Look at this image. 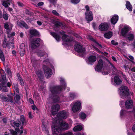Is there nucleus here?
Returning <instances> with one entry per match:
<instances>
[{
    "mask_svg": "<svg viewBox=\"0 0 135 135\" xmlns=\"http://www.w3.org/2000/svg\"><path fill=\"white\" fill-rule=\"evenodd\" d=\"M59 80L60 85L52 87L50 89L51 94L49 95V97L52 99L55 102H59L60 98L57 94L62 90H65L66 86L65 80L64 78L62 77L60 78Z\"/></svg>",
    "mask_w": 135,
    "mask_h": 135,
    "instance_id": "nucleus-1",
    "label": "nucleus"
},
{
    "mask_svg": "<svg viewBox=\"0 0 135 135\" xmlns=\"http://www.w3.org/2000/svg\"><path fill=\"white\" fill-rule=\"evenodd\" d=\"M54 125L56 126L57 128L56 129H55L56 131V129H58L60 132H61V130L67 129L68 128V124L59 119H56V121L52 123V126Z\"/></svg>",
    "mask_w": 135,
    "mask_h": 135,
    "instance_id": "nucleus-2",
    "label": "nucleus"
},
{
    "mask_svg": "<svg viewBox=\"0 0 135 135\" xmlns=\"http://www.w3.org/2000/svg\"><path fill=\"white\" fill-rule=\"evenodd\" d=\"M106 68L104 62L102 60H100L95 68V70L96 71L98 72H102L103 74L105 75L108 73L107 71L105 70Z\"/></svg>",
    "mask_w": 135,
    "mask_h": 135,
    "instance_id": "nucleus-3",
    "label": "nucleus"
},
{
    "mask_svg": "<svg viewBox=\"0 0 135 135\" xmlns=\"http://www.w3.org/2000/svg\"><path fill=\"white\" fill-rule=\"evenodd\" d=\"M49 63V60H46L43 61V68L44 70L45 75L47 78H49L52 74L51 70L45 65H48Z\"/></svg>",
    "mask_w": 135,
    "mask_h": 135,
    "instance_id": "nucleus-4",
    "label": "nucleus"
},
{
    "mask_svg": "<svg viewBox=\"0 0 135 135\" xmlns=\"http://www.w3.org/2000/svg\"><path fill=\"white\" fill-rule=\"evenodd\" d=\"M71 106L72 107V111L74 113H76L80 110L82 107L81 102L78 101L72 103Z\"/></svg>",
    "mask_w": 135,
    "mask_h": 135,
    "instance_id": "nucleus-5",
    "label": "nucleus"
},
{
    "mask_svg": "<svg viewBox=\"0 0 135 135\" xmlns=\"http://www.w3.org/2000/svg\"><path fill=\"white\" fill-rule=\"evenodd\" d=\"M40 39L39 38H34L31 41L30 47V52L32 53L33 50L35 49L39 46L40 43Z\"/></svg>",
    "mask_w": 135,
    "mask_h": 135,
    "instance_id": "nucleus-6",
    "label": "nucleus"
},
{
    "mask_svg": "<svg viewBox=\"0 0 135 135\" xmlns=\"http://www.w3.org/2000/svg\"><path fill=\"white\" fill-rule=\"evenodd\" d=\"M119 90V94L122 97L127 96L129 94V90L126 86H122L120 88Z\"/></svg>",
    "mask_w": 135,
    "mask_h": 135,
    "instance_id": "nucleus-7",
    "label": "nucleus"
},
{
    "mask_svg": "<svg viewBox=\"0 0 135 135\" xmlns=\"http://www.w3.org/2000/svg\"><path fill=\"white\" fill-rule=\"evenodd\" d=\"M55 129H57L56 126H55V125H53L52 127V131L53 135H73V133L70 132L61 134V132H59L58 129H56V131Z\"/></svg>",
    "mask_w": 135,
    "mask_h": 135,
    "instance_id": "nucleus-8",
    "label": "nucleus"
},
{
    "mask_svg": "<svg viewBox=\"0 0 135 135\" xmlns=\"http://www.w3.org/2000/svg\"><path fill=\"white\" fill-rule=\"evenodd\" d=\"M2 79L0 80V81L2 83L1 85H0V89H2V87H5L7 80L6 79V74L4 71L2 70L1 71Z\"/></svg>",
    "mask_w": 135,
    "mask_h": 135,
    "instance_id": "nucleus-9",
    "label": "nucleus"
},
{
    "mask_svg": "<svg viewBox=\"0 0 135 135\" xmlns=\"http://www.w3.org/2000/svg\"><path fill=\"white\" fill-rule=\"evenodd\" d=\"M74 47L75 50L78 52L84 53L85 52V48L79 43L77 42L75 45Z\"/></svg>",
    "mask_w": 135,
    "mask_h": 135,
    "instance_id": "nucleus-10",
    "label": "nucleus"
},
{
    "mask_svg": "<svg viewBox=\"0 0 135 135\" xmlns=\"http://www.w3.org/2000/svg\"><path fill=\"white\" fill-rule=\"evenodd\" d=\"M88 38L90 40L93 41L92 46L94 49L98 52H100V51L98 49L95 47V46H96V47H98L100 49H101L102 47L101 45L97 42L92 37H89Z\"/></svg>",
    "mask_w": 135,
    "mask_h": 135,
    "instance_id": "nucleus-11",
    "label": "nucleus"
},
{
    "mask_svg": "<svg viewBox=\"0 0 135 135\" xmlns=\"http://www.w3.org/2000/svg\"><path fill=\"white\" fill-rule=\"evenodd\" d=\"M130 27L128 25H125L121 30V34L122 36L125 37L127 34L128 32L130 30Z\"/></svg>",
    "mask_w": 135,
    "mask_h": 135,
    "instance_id": "nucleus-12",
    "label": "nucleus"
},
{
    "mask_svg": "<svg viewBox=\"0 0 135 135\" xmlns=\"http://www.w3.org/2000/svg\"><path fill=\"white\" fill-rule=\"evenodd\" d=\"M58 115L60 119H66L68 117V113L65 110H62L58 114Z\"/></svg>",
    "mask_w": 135,
    "mask_h": 135,
    "instance_id": "nucleus-13",
    "label": "nucleus"
},
{
    "mask_svg": "<svg viewBox=\"0 0 135 135\" xmlns=\"http://www.w3.org/2000/svg\"><path fill=\"white\" fill-rule=\"evenodd\" d=\"M85 18L88 21H90L93 19V14L90 11H86L85 12Z\"/></svg>",
    "mask_w": 135,
    "mask_h": 135,
    "instance_id": "nucleus-14",
    "label": "nucleus"
},
{
    "mask_svg": "<svg viewBox=\"0 0 135 135\" xmlns=\"http://www.w3.org/2000/svg\"><path fill=\"white\" fill-rule=\"evenodd\" d=\"M97 60L96 56L91 55L89 56L86 60L87 63L89 64H92Z\"/></svg>",
    "mask_w": 135,
    "mask_h": 135,
    "instance_id": "nucleus-15",
    "label": "nucleus"
},
{
    "mask_svg": "<svg viewBox=\"0 0 135 135\" xmlns=\"http://www.w3.org/2000/svg\"><path fill=\"white\" fill-rule=\"evenodd\" d=\"M60 108V106L58 104H56L53 106L51 107L52 114L55 115L57 114Z\"/></svg>",
    "mask_w": 135,
    "mask_h": 135,
    "instance_id": "nucleus-16",
    "label": "nucleus"
},
{
    "mask_svg": "<svg viewBox=\"0 0 135 135\" xmlns=\"http://www.w3.org/2000/svg\"><path fill=\"white\" fill-rule=\"evenodd\" d=\"M108 26L106 23H102L99 26V30L102 31H106L108 30Z\"/></svg>",
    "mask_w": 135,
    "mask_h": 135,
    "instance_id": "nucleus-17",
    "label": "nucleus"
},
{
    "mask_svg": "<svg viewBox=\"0 0 135 135\" xmlns=\"http://www.w3.org/2000/svg\"><path fill=\"white\" fill-rule=\"evenodd\" d=\"M62 39L64 42H69L73 40V39L71 37H70L65 34L63 35Z\"/></svg>",
    "mask_w": 135,
    "mask_h": 135,
    "instance_id": "nucleus-18",
    "label": "nucleus"
},
{
    "mask_svg": "<svg viewBox=\"0 0 135 135\" xmlns=\"http://www.w3.org/2000/svg\"><path fill=\"white\" fill-rule=\"evenodd\" d=\"M133 105V102L132 100H128L126 101L125 105L126 108L130 109L132 108Z\"/></svg>",
    "mask_w": 135,
    "mask_h": 135,
    "instance_id": "nucleus-19",
    "label": "nucleus"
},
{
    "mask_svg": "<svg viewBox=\"0 0 135 135\" xmlns=\"http://www.w3.org/2000/svg\"><path fill=\"white\" fill-rule=\"evenodd\" d=\"M84 128V125L81 124L73 128V130L75 132L79 131L81 130H83Z\"/></svg>",
    "mask_w": 135,
    "mask_h": 135,
    "instance_id": "nucleus-20",
    "label": "nucleus"
},
{
    "mask_svg": "<svg viewBox=\"0 0 135 135\" xmlns=\"http://www.w3.org/2000/svg\"><path fill=\"white\" fill-rule=\"evenodd\" d=\"M25 47L23 44H21L20 47V54L21 56H23L25 53Z\"/></svg>",
    "mask_w": 135,
    "mask_h": 135,
    "instance_id": "nucleus-21",
    "label": "nucleus"
},
{
    "mask_svg": "<svg viewBox=\"0 0 135 135\" xmlns=\"http://www.w3.org/2000/svg\"><path fill=\"white\" fill-rule=\"evenodd\" d=\"M111 80V83L113 85H114L115 84L117 85H119L122 82V80L120 79L119 77L118 76H115L114 78V83Z\"/></svg>",
    "mask_w": 135,
    "mask_h": 135,
    "instance_id": "nucleus-22",
    "label": "nucleus"
},
{
    "mask_svg": "<svg viewBox=\"0 0 135 135\" xmlns=\"http://www.w3.org/2000/svg\"><path fill=\"white\" fill-rule=\"evenodd\" d=\"M36 52L37 55L40 57H42L45 55L46 56L47 55L45 52L43 50L37 49L36 50Z\"/></svg>",
    "mask_w": 135,
    "mask_h": 135,
    "instance_id": "nucleus-23",
    "label": "nucleus"
},
{
    "mask_svg": "<svg viewBox=\"0 0 135 135\" xmlns=\"http://www.w3.org/2000/svg\"><path fill=\"white\" fill-rule=\"evenodd\" d=\"M4 28L7 30H11L13 26L10 22H7L4 23Z\"/></svg>",
    "mask_w": 135,
    "mask_h": 135,
    "instance_id": "nucleus-24",
    "label": "nucleus"
},
{
    "mask_svg": "<svg viewBox=\"0 0 135 135\" xmlns=\"http://www.w3.org/2000/svg\"><path fill=\"white\" fill-rule=\"evenodd\" d=\"M17 24L18 26L21 27H24L26 29L28 28V27L27 25L23 21H18L17 22Z\"/></svg>",
    "mask_w": 135,
    "mask_h": 135,
    "instance_id": "nucleus-25",
    "label": "nucleus"
},
{
    "mask_svg": "<svg viewBox=\"0 0 135 135\" xmlns=\"http://www.w3.org/2000/svg\"><path fill=\"white\" fill-rule=\"evenodd\" d=\"M118 20V16L117 15H114L111 18V22L112 24L114 25L117 22Z\"/></svg>",
    "mask_w": 135,
    "mask_h": 135,
    "instance_id": "nucleus-26",
    "label": "nucleus"
},
{
    "mask_svg": "<svg viewBox=\"0 0 135 135\" xmlns=\"http://www.w3.org/2000/svg\"><path fill=\"white\" fill-rule=\"evenodd\" d=\"M80 119L82 121H85L87 117L86 114L83 112H81L79 114Z\"/></svg>",
    "mask_w": 135,
    "mask_h": 135,
    "instance_id": "nucleus-27",
    "label": "nucleus"
},
{
    "mask_svg": "<svg viewBox=\"0 0 135 135\" xmlns=\"http://www.w3.org/2000/svg\"><path fill=\"white\" fill-rule=\"evenodd\" d=\"M36 73L40 80H42L43 75L42 72L40 70H35Z\"/></svg>",
    "mask_w": 135,
    "mask_h": 135,
    "instance_id": "nucleus-28",
    "label": "nucleus"
},
{
    "mask_svg": "<svg viewBox=\"0 0 135 135\" xmlns=\"http://www.w3.org/2000/svg\"><path fill=\"white\" fill-rule=\"evenodd\" d=\"M45 122L44 120H42V130L44 131H45L47 134L49 133L48 128L47 126L45 125Z\"/></svg>",
    "mask_w": 135,
    "mask_h": 135,
    "instance_id": "nucleus-29",
    "label": "nucleus"
},
{
    "mask_svg": "<svg viewBox=\"0 0 135 135\" xmlns=\"http://www.w3.org/2000/svg\"><path fill=\"white\" fill-rule=\"evenodd\" d=\"M7 2L5 1H2V4L6 8L8 7L9 5H10V2H11V0H7Z\"/></svg>",
    "mask_w": 135,
    "mask_h": 135,
    "instance_id": "nucleus-30",
    "label": "nucleus"
},
{
    "mask_svg": "<svg viewBox=\"0 0 135 135\" xmlns=\"http://www.w3.org/2000/svg\"><path fill=\"white\" fill-rule=\"evenodd\" d=\"M125 37L129 40L132 41L134 38V36L133 34L131 33H129L126 36H125Z\"/></svg>",
    "mask_w": 135,
    "mask_h": 135,
    "instance_id": "nucleus-31",
    "label": "nucleus"
},
{
    "mask_svg": "<svg viewBox=\"0 0 135 135\" xmlns=\"http://www.w3.org/2000/svg\"><path fill=\"white\" fill-rule=\"evenodd\" d=\"M50 33L51 35L55 38L57 41H60V37L59 35L53 32H51Z\"/></svg>",
    "mask_w": 135,
    "mask_h": 135,
    "instance_id": "nucleus-32",
    "label": "nucleus"
},
{
    "mask_svg": "<svg viewBox=\"0 0 135 135\" xmlns=\"http://www.w3.org/2000/svg\"><path fill=\"white\" fill-rule=\"evenodd\" d=\"M112 33L111 32L109 31L104 34V36L105 38L109 39L112 36Z\"/></svg>",
    "mask_w": 135,
    "mask_h": 135,
    "instance_id": "nucleus-33",
    "label": "nucleus"
},
{
    "mask_svg": "<svg viewBox=\"0 0 135 135\" xmlns=\"http://www.w3.org/2000/svg\"><path fill=\"white\" fill-rule=\"evenodd\" d=\"M128 113V112L126 110L122 109L120 112V116L122 117H123L127 114Z\"/></svg>",
    "mask_w": 135,
    "mask_h": 135,
    "instance_id": "nucleus-34",
    "label": "nucleus"
},
{
    "mask_svg": "<svg viewBox=\"0 0 135 135\" xmlns=\"http://www.w3.org/2000/svg\"><path fill=\"white\" fill-rule=\"evenodd\" d=\"M1 99L2 100L6 102H10L11 103L13 102V99L12 98H10L9 99H8L6 97L4 96H2L1 97Z\"/></svg>",
    "mask_w": 135,
    "mask_h": 135,
    "instance_id": "nucleus-35",
    "label": "nucleus"
},
{
    "mask_svg": "<svg viewBox=\"0 0 135 135\" xmlns=\"http://www.w3.org/2000/svg\"><path fill=\"white\" fill-rule=\"evenodd\" d=\"M126 6L127 9L130 11H132V6L129 2L128 1L126 2Z\"/></svg>",
    "mask_w": 135,
    "mask_h": 135,
    "instance_id": "nucleus-36",
    "label": "nucleus"
},
{
    "mask_svg": "<svg viewBox=\"0 0 135 135\" xmlns=\"http://www.w3.org/2000/svg\"><path fill=\"white\" fill-rule=\"evenodd\" d=\"M69 95L71 98L70 100H72L77 96V94L74 92H71L69 94Z\"/></svg>",
    "mask_w": 135,
    "mask_h": 135,
    "instance_id": "nucleus-37",
    "label": "nucleus"
},
{
    "mask_svg": "<svg viewBox=\"0 0 135 135\" xmlns=\"http://www.w3.org/2000/svg\"><path fill=\"white\" fill-rule=\"evenodd\" d=\"M30 33L31 35H36L38 33V32L35 29L30 30Z\"/></svg>",
    "mask_w": 135,
    "mask_h": 135,
    "instance_id": "nucleus-38",
    "label": "nucleus"
},
{
    "mask_svg": "<svg viewBox=\"0 0 135 135\" xmlns=\"http://www.w3.org/2000/svg\"><path fill=\"white\" fill-rule=\"evenodd\" d=\"M0 58L2 61L3 62L5 61V59L3 53L1 49H0Z\"/></svg>",
    "mask_w": 135,
    "mask_h": 135,
    "instance_id": "nucleus-39",
    "label": "nucleus"
},
{
    "mask_svg": "<svg viewBox=\"0 0 135 135\" xmlns=\"http://www.w3.org/2000/svg\"><path fill=\"white\" fill-rule=\"evenodd\" d=\"M3 18L6 20H7L8 19V15L7 13L5 12H3Z\"/></svg>",
    "mask_w": 135,
    "mask_h": 135,
    "instance_id": "nucleus-40",
    "label": "nucleus"
},
{
    "mask_svg": "<svg viewBox=\"0 0 135 135\" xmlns=\"http://www.w3.org/2000/svg\"><path fill=\"white\" fill-rule=\"evenodd\" d=\"M55 25L57 27H61L62 25L61 23L59 22H57L55 23Z\"/></svg>",
    "mask_w": 135,
    "mask_h": 135,
    "instance_id": "nucleus-41",
    "label": "nucleus"
},
{
    "mask_svg": "<svg viewBox=\"0 0 135 135\" xmlns=\"http://www.w3.org/2000/svg\"><path fill=\"white\" fill-rule=\"evenodd\" d=\"M20 99V97L18 95H16L14 98V100L17 103Z\"/></svg>",
    "mask_w": 135,
    "mask_h": 135,
    "instance_id": "nucleus-42",
    "label": "nucleus"
},
{
    "mask_svg": "<svg viewBox=\"0 0 135 135\" xmlns=\"http://www.w3.org/2000/svg\"><path fill=\"white\" fill-rule=\"evenodd\" d=\"M21 122L22 123L23 125H25V120L24 119V117L23 116H22L21 117Z\"/></svg>",
    "mask_w": 135,
    "mask_h": 135,
    "instance_id": "nucleus-43",
    "label": "nucleus"
},
{
    "mask_svg": "<svg viewBox=\"0 0 135 135\" xmlns=\"http://www.w3.org/2000/svg\"><path fill=\"white\" fill-rule=\"evenodd\" d=\"M71 2L75 4L78 3L80 1V0H71Z\"/></svg>",
    "mask_w": 135,
    "mask_h": 135,
    "instance_id": "nucleus-44",
    "label": "nucleus"
},
{
    "mask_svg": "<svg viewBox=\"0 0 135 135\" xmlns=\"http://www.w3.org/2000/svg\"><path fill=\"white\" fill-rule=\"evenodd\" d=\"M31 62L32 65H34L35 64H36L37 62L36 60L35 59H33V58H31Z\"/></svg>",
    "mask_w": 135,
    "mask_h": 135,
    "instance_id": "nucleus-45",
    "label": "nucleus"
},
{
    "mask_svg": "<svg viewBox=\"0 0 135 135\" xmlns=\"http://www.w3.org/2000/svg\"><path fill=\"white\" fill-rule=\"evenodd\" d=\"M8 44H7L6 41L5 40H4L2 44L3 47L4 48H6V47L7 46H8Z\"/></svg>",
    "mask_w": 135,
    "mask_h": 135,
    "instance_id": "nucleus-46",
    "label": "nucleus"
},
{
    "mask_svg": "<svg viewBox=\"0 0 135 135\" xmlns=\"http://www.w3.org/2000/svg\"><path fill=\"white\" fill-rule=\"evenodd\" d=\"M13 127H18L20 125V124L17 122H13Z\"/></svg>",
    "mask_w": 135,
    "mask_h": 135,
    "instance_id": "nucleus-47",
    "label": "nucleus"
},
{
    "mask_svg": "<svg viewBox=\"0 0 135 135\" xmlns=\"http://www.w3.org/2000/svg\"><path fill=\"white\" fill-rule=\"evenodd\" d=\"M18 79L19 80L21 85H23L24 84V83L23 81L22 80V78L20 77H18Z\"/></svg>",
    "mask_w": 135,
    "mask_h": 135,
    "instance_id": "nucleus-48",
    "label": "nucleus"
},
{
    "mask_svg": "<svg viewBox=\"0 0 135 135\" xmlns=\"http://www.w3.org/2000/svg\"><path fill=\"white\" fill-rule=\"evenodd\" d=\"M109 63L110 65V66L111 67V68H112L113 70L114 71H116L117 69L115 68V67L111 63Z\"/></svg>",
    "mask_w": 135,
    "mask_h": 135,
    "instance_id": "nucleus-49",
    "label": "nucleus"
},
{
    "mask_svg": "<svg viewBox=\"0 0 135 135\" xmlns=\"http://www.w3.org/2000/svg\"><path fill=\"white\" fill-rule=\"evenodd\" d=\"M11 132L12 135H17V132L16 131L12 130Z\"/></svg>",
    "mask_w": 135,
    "mask_h": 135,
    "instance_id": "nucleus-50",
    "label": "nucleus"
},
{
    "mask_svg": "<svg viewBox=\"0 0 135 135\" xmlns=\"http://www.w3.org/2000/svg\"><path fill=\"white\" fill-rule=\"evenodd\" d=\"M52 13L54 15L56 16H58L59 15V14L55 10H53Z\"/></svg>",
    "mask_w": 135,
    "mask_h": 135,
    "instance_id": "nucleus-51",
    "label": "nucleus"
},
{
    "mask_svg": "<svg viewBox=\"0 0 135 135\" xmlns=\"http://www.w3.org/2000/svg\"><path fill=\"white\" fill-rule=\"evenodd\" d=\"M111 43L113 45H118V44L117 42H115L114 40H112L111 41Z\"/></svg>",
    "mask_w": 135,
    "mask_h": 135,
    "instance_id": "nucleus-52",
    "label": "nucleus"
},
{
    "mask_svg": "<svg viewBox=\"0 0 135 135\" xmlns=\"http://www.w3.org/2000/svg\"><path fill=\"white\" fill-rule=\"evenodd\" d=\"M56 1V0H50V3H52L55 5V3Z\"/></svg>",
    "mask_w": 135,
    "mask_h": 135,
    "instance_id": "nucleus-53",
    "label": "nucleus"
},
{
    "mask_svg": "<svg viewBox=\"0 0 135 135\" xmlns=\"http://www.w3.org/2000/svg\"><path fill=\"white\" fill-rule=\"evenodd\" d=\"M3 33L2 28L1 25H0V35H2Z\"/></svg>",
    "mask_w": 135,
    "mask_h": 135,
    "instance_id": "nucleus-54",
    "label": "nucleus"
},
{
    "mask_svg": "<svg viewBox=\"0 0 135 135\" xmlns=\"http://www.w3.org/2000/svg\"><path fill=\"white\" fill-rule=\"evenodd\" d=\"M31 107L32 109L33 110L37 109V108L35 105H32Z\"/></svg>",
    "mask_w": 135,
    "mask_h": 135,
    "instance_id": "nucleus-55",
    "label": "nucleus"
},
{
    "mask_svg": "<svg viewBox=\"0 0 135 135\" xmlns=\"http://www.w3.org/2000/svg\"><path fill=\"white\" fill-rule=\"evenodd\" d=\"M76 135H86L85 133L84 132H82L80 133H78Z\"/></svg>",
    "mask_w": 135,
    "mask_h": 135,
    "instance_id": "nucleus-56",
    "label": "nucleus"
},
{
    "mask_svg": "<svg viewBox=\"0 0 135 135\" xmlns=\"http://www.w3.org/2000/svg\"><path fill=\"white\" fill-rule=\"evenodd\" d=\"M24 34L23 32H21L20 33V36L21 38H22Z\"/></svg>",
    "mask_w": 135,
    "mask_h": 135,
    "instance_id": "nucleus-57",
    "label": "nucleus"
},
{
    "mask_svg": "<svg viewBox=\"0 0 135 135\" xmlns=\"http://www.w3.org/2000/svg\"><path fill=\"white\" fill-rule=\"evenodd\" d=\"M44 4V3L42 2H41L39 3L38 4V6H41L42 5H43Z\"/></svg>",
    "mask_w": 135,
    "mask_h": 135,
    "instance_id": "nucleus-58",
    "label": "nucleus"
},
{
    "mask_svg": "<svg viewBox=\"0 0 135 135\" xmlns=\"http://www.w3.org/2000/svg\"><path fill=\"white\" fill-rule=\"evenodd\" d=\"M85 8L86 9V11H90L89 10V8L88 6H86L85 7Z\"/></svg>",
    "mask_w": 135,
    "mask_h": 135,
    "instance_id": "nucleus-59",
    "label": "nucleus"
},
{
    "mask_svg": "<svg viewBox=\"0 0 135 135\" xmlns=\"http://www.w3.org/2000/svg\"><path fill=\"white\" fill-rule=\"evenodd\" d=\"M29 117L30 118H32L31 113L30 112H29Z\"/></svg>",
    "mask_w": 135,
    "mask_h": 135,
    "instance_id": "nucleus-60",
    "label": "nucleus"
},
{
    "mask_svg": "<svg viewBox=\"0 0 135 135\" xmlns=\"http://www.w3.org/2000/svg\"><path fill=\"white\" fill-rule=\"evenodd\" d=\"M7 72L9 74H11V71L8 68H7Z\"/></svg>",
    "mask_w": 135,
    "mask_h": 135,
    "instance_id": "nucleus-61",
    "label": "nucleus"
},
{
    "mask_svg": "<svg viewBox=\"0 0 135 135\" xmlns=\"http://www.w3.org/2000/svg\"><path fill=\"white\" fill-rule=\"evenodd\" d=\"M29 101L30 102V103L31 104H33L34 103V102L31 99H29Z\"/></svg>",
    "mask_w": 135,
    "mask_h": 135,
    "instance_id": "nucleus-62",
    "label": "nucleus"
},
{
    "mask_svg": "<svg viewBox=\"0 0 135 135\" xmlns=\"http://www.w3.org/2000/svg\"><path fill=\"white\" fill-rule=\"evenodd\" d=\"M12 54H13L15 56L16 55V53L15 51H13L12 52Z\"/></svg>",
    "mask_w": 135,
    "mask_h": 135,
    "instance_id": "nucleus-63",
    "label": "nucleus"
},
{
    "mask_svg": "<svg viewBox=\"0 0 135 135\" xmlns=\"http://www.w3.org/2000/svg\"><path fill=\"white\" fill-rule=\"evenodd\" d=\"M132 130L134 132H135V124L132 127Z\"/></svg>",
    "mask_w": 135,
    "mask_h": 135,
    "instance_id": "nucleus-64",
    "label": "nucleus"
}]
</instances>
